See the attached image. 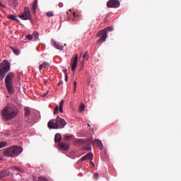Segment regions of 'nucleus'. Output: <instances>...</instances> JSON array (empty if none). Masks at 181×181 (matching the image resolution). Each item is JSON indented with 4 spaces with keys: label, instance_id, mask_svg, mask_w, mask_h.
<instances>
[{
    "label": "nucleus",
    "instance_id": "33",
    "mask_svg": "<svg viewBox=\"0 0 181 181\" xmlns=\"http://www.w3.org/2000/svg\"><path fill=\"white\" fill-rule=\"evenodd\" d=\"M81 160L82 161H86V160H88V156L85 155L84 156H83Z\"/></svg>",
    "mask_w": 181,
    "mask_h": 181
},
{
    "label": "nucleus",
    "instance_id": "37",
    "mask_svg": "<svg viewBox=\"0 0 181 181\" xmlns=\"http://www.w3.org/2000/svg\"><path fill=\"white\" fill-rule=\"evenodd\" d=\"M64 104V101L63 100H61L60 103H59V107H63V105Z\"/></svg>",
    "mask_w": 181,
    "mask_h": 181
},
{
    "label": "nucleus",
    "instance_id": "25",
    "mask_svg": "<svg viewBox=\"0 0 181 181\" xmlns=\"http://www.w3.org/2000/svg\"><path fill=\"white\" fill-rule=\"evenodd\" d=\"M8 146V143L6 141H1L0 142V148H5Z\"/></svg>",
    "mask_w": 181,
    "mask_h": 181
},
{
    "label": "nucleus",
    "instance_id": "12",
    "mask_svg": "<svg viewBox=\"0 0 181 181\" xmlns=\"http://www.w3.org/2000/svg\"><path fill=\"white\" fill-rule=\"evenodd\" d=\"M9 175H11L9 170H3L0 172V180L9 176Z\"/></svg>",
    "mask_w": 181,
    "mask_h": 181
},
{
    "label": "nucleus",
    "instance_id": "30",
    "mask_svg": "<svg viewBox=\"0 0 181 181\" xmlns=\"http://www.w3.org/2000/svg\"><path fill=\"white\" fill-rule=\"evenodd\" d=\"M38 181H48L45 177H38Z\"/></svg>",
    "mask_w": 181,
    "mask_h": 181
},
{
    "label": "nucleus",
    "instance_id": "15",
    "mask_svg": "<svg viewBox=\"0 0 181 181\" xmlns=\"http://www.w3.org/2000/svg\"><path fill=\"white\" fill-rule=\"evenodd\" d=\"M62 140V136L60 134H56L55 137H54V141L55 143L60 142Z\"/></svg>",
    "mask_w": 181,
    "mask_h": 181
},
{
    "label": "nucleus",
    "instance_id": "26",
    "mask_svg": "<svg viewBox=\"0 0 181 181\" xmlns=\"http://www.w3.org/2000/svg\"><path fill=\"white\" fill-rule=\"evenodd\" d=\"M87 156V159L90 160H93V153H88V154L86 155Z\"/></svg>",
    "mask_w": 181,
    "mask_h": 181
},
{
    "label": "nucleus",
    "instance_id": "28",
    "mask_svg": "<svg viewBox=\"0 0 181 181\" xmlns=\"http://www.w3.org/2000/svg\"><path fill=\"white\" fill-rule=\"evenodd\" d=\"M103 30H105V32L107 33V31H110V32L112 31L113 30V28L107 27V28L103 29Z\"/></svg>",
    "mask_w": 181,
    "mask_h": 181
},
{
    "label": "nucleus",
    "instance_id": "14",
    "mask_svg": "<svg viewBox=\"0 0 181 181\" xmlns=\"http://www.w3.org/2000/svg\"><path fill=\"white\" fill-rule=\"evenodd\" d=\"M7 18L10 19V20H13V21H15L18 23H20L21 21L19 19H18V17H16V16H13V15H8L7 16Z\"/></svg>",
    "mask_w": 181,
    "mask_h": 181
},
{
    "label": "nucleus",
    "instance_id": "41",
    "mask_svg": "<svg viewBox=\"0 0 181 181\" xmlns=\"http://www.w3.org/2000/svg\"><path fill=\"white\" fill-rule=\"evenodd\" d=\"M62 84H63V81H61L59 83H58V86H62Z\"/></svg>",
    "mask_w": 181,
    "mask_h": 181
},
{
    "label": "nucleus",
    "instance_id": "5",
    "mask_svg": "<svg viewBox=\"0 0 181 181\" xmlns=\"http://www.w3.org/2000/svg\"><path fill=\"white\" fill-rule=\"evenodd\" d=\"M0 81L4 80V78L6 75V72H8L11 69V65L8 62L1 64L0 65Z\"/></svg>",
    "mask_w": 181,
    "mask_h": 181
},
{
    "label": "nucleus",
    "instance_id": "42",
    "mask_svg": "<svg viewBox=\"0 0 181 181\" xmlns=\"http://www.w3.org/2000/svg\"><path fill=\"white\" fill-rule=\"evenodd\" d=\"M59 6L60 8L63 7V4L60 3V4H59Z\"/></svg>",
    "mask_w": 181,
    "mask_h": 181
},
{
    "label": "nucleus",
    "instance_id": "27",
    "mask_svg": "<svg viewBox=\"0 0 181 181\" xmlns=\"http://www.w3.org/2000/svg\"><path fill=\"white\" fill-rule=\"evenodd\" d=\"M85 110V105L83 103H81L80 104V107H79V111L81 112H83Z\"/></svg>",
    "mask_w": 181,
    "mask_h": 181
},
{
    "label": "nucleus",
    "instance_id": "32",
    "mask_svg": "<svg viewBox=\"0 0 181 181\" xmlns=\"http://www.w3.org/2000/svg\"><path fill=\"white\" fill-rule=\"evenodd\" d=\"M83 59H88V51L86 52L85 54L83 56Z\"/></svg>",
    "mask_w": 181,
    "mask_h": 181
},
{
    "label": "nucleus",
    "instance_id": "3",
    "mask_svg": "<svg viewBox=\"0 0 181 181\" xmlns=\"http://www.w3.org/2000/svg\"><path fill=\"white\" fill-rule=\"evenodd\" d=\"M23 148L21 146H13L4 149V156L6 157L14 158L22 153Z\"/></svg>",
    "mask_w": 181,
    "mask_h": 181
},
{
    "label": "nucleus",
    "instance_id": "23",
    "mask_svg": "<svg viewBox=\"0 0 181 181\" xmlns=\"http://www.w3.org/2000/svg\"><path fill=\"white\" fill-rule=\"evenodd\" d=\"M12 168L16 170L18 172H20L21 173L24 172V170H23V168H19L18 166H13Z\"/></svg>",
    "mask_w": 181,
    "mask_h": 181
},
{
    "label": "nucleus",
    "instance_id": "29",
    "mask_svg": "<svg viewBox=\"0 0 181 181\" xmlns=\"http://www.w3.org/2000/svg\"><path fill=\"white\" fill-rule=\"evenodd\" d=\"M59 114V106L57 105L54 110V115H57Z\"/></svg>",
    "mask_w": 181,
    "mask_h": 181
},
{
    "label": "nucleus",
    "instance_id": "24",
    "mask_svg": "<svg viewBox=\"0 0 181 181\" xmlns=\"http://www.w3.org/2000/svg\"><path fill=\"white\" fill-rule=\"evenodd\" d=\"M64 141H69L70 139H72L73 138H74V136H73V135H70V136H69V135H64Z\"/></svg>",
    "mask_w": 181,
    "mask_h": 181
},
{
    "label": "nucleus",
    "instance_id": "34",
    "mask_svg": "<svg viewBox=\"0 0 181 181\" xmlns=\"http://www.w3.org/2000/svg\"><path fill=\"white\" fill-rule=\"evenodd\" d=\"M47 16H48V17H53L54 14H53L52 12H48V13H47Z\"/></svg>",
    "mask_w": 181,
    "mask_h": 181
},
{
    "label": "nucleus",
    "instance_id": "10",
    "mask_svg": "<svg viewBox=\"0 0 181 181\" xmlns=\"http://www.w3.org/2000/svg\"><path fill=\"white\" fill-rule=\"evenodd\" d=\"M78 54H76L75 55L74 59H71V70L72 71H74L75 73L76 69V66H77V63H78Z\"/></svg>",
    "mask_w": 181,
    "mask_h": 181
},
{
    "label": "nucleus",
    "instance_id": "39",
    "mask_svg": "<svg viewBox=\"0 0 181 181\" xmlns=\"http://www.w3.org/2000/svg\"><path fill=\"white\" fill-rule=\"evenodd\" d=\"M65 81H66V82L68 81V75H67L66 73L65 74Z\"/></svg>",
    "mask_w": 181,
    "mask_h": 181
},
{
    "label": "nucleus",
    "instance_id": "13",
    "mask_svg": "<svg viewBox=\"0 0 181 181\" xmlns=\"http://www.w3.org/2000/svg\"><path fill=\"white\" fill-rule=\"evenodd\" d=\"M51 43L53 47H54L56 49H59V50H63L64 47L60 45L58 42H57L55 40H52L51 41Z\"/></svg>",
    "mask_w": 181,
    "mask_h": 181
},
{
    "label": "nucleus",
    "instance_id": "17",
    "mask_svg": "<svg viewBox=\"0 0 181 181\" xmlns=\"http://www.w3.org/2000/svg\"><path fill=\"white\" fill-rule=\"evenodd\" d=\"M12 51L13 52L14 54H16V55H18L19 53H21V50H19V49L18 47H10Z\"/></svg>",
    "mask_w": 181,
    "mask_h": 181
},
{
    "label": "nucleus",
    "instance_id": "7",
    "mask_svg": "<svg viewBox=\"0 0 181 181\" xmlns=\"http://www.w3.org/2000/svg\"><path fill=\"white\" fill-rule=\"evenodd\" d=\"M98 37H100V39L98 40L97 44H100L101 42H104L106 41L107 37V33L105 30H100L97 34Z\"/></svg>",
    "mask_w": 181,
    "mask_h": 181
},
{
    "label": "nucleus",
    "instance_id": "36",
    "mask_svg": "<svg viewBox=\"0 0 181 181\" xmlns=\"http://www.w3.org/2000/svg\"><path fill=\"white\" fill-rule=\"evenodd\" d=\"M74 93H75V91H76V87H77V83H76V81H74Z\"/></svg>",
    "mask_w": 181,
    "mask_h": 181
},
{
    "label": "nucleus",
    "instance_id": "18",
    "mask_svg": "<svg viewBox=\"0 0 181 181\" xmlns=\"http://www.w3.org/2000/svg\"><path fill=\"white\" fill-rule=\"evenodd\" d=\"M96 141H97L98 148H99V149H100V150H103V142L98 139H97Z\"/></svg>",
    "mask_w": 181,
    "mask_h": 181
},
{
    "label": "nucleus",
    "instance_id": "40",
    "mask_svg": "<svg viewBox=\"0 0 181 181\" xmlns=\"http://www.w3.org/2000/svg\"><path fill=\"white\" fill-rule=\"evenodd\" d=\"M59 112L60 113H63V107L62 106L59 107Z\"/></svg>",
    "mask_w": 181,
    "mask_h": 181
},
{
    "label": "nucleus",
    "instance_id": "9",
    "mask_svg": "<svg viewBox=\"0 0 181 181\" xmlns=\"http://www.w3.org/2000/svg\"><path fill=\"white\" fill-rule=\"evenodd\" d=\"M106 6L107 8H117L120 6V2L117 0H110L107 1V4H106Z\"/></svg>",
    "mask_w": 181,
    "mask_h": 181
},
{
    "label": "nucleus",
    "instance_id": "6",
    "mask_svg": "<svg viewBox=\"0 0 181 181\" xmlns=\"http://www.w3.org/2000/svg\"><path fill=\"white\" fill-rule=\"evenodd\" d=\"M18 18H20L23 21L29 20L31 21L32 16L29 11V8L28 7H25L24 11L18 16Z\"/></svg>",
    "mask_w": 181,
    "mask_h": 181
},
{
    "label": "nucleus",
    "instance_id": "4",
    "mask_svg": "<svg viewBox=\"0 0 181 181\" xmlns=\"http://www.w3.org/2000/svg\"><path fill=\"white\" fill-rule=\"evenodd\" d=\"M13 78H15V75L12 72L8 73L5 78L6 87L10 95H13L14 92L13 81H12Z\"/></svg>",
    "mask_w": 181,
    "mask_h": 181
},
{
    "label": "nucleus",
    "instance_id": "20",
    "mask_svg": "<svg viewBox=\"0 0 181 181\" xmlns=\"http://www.w3.org/2000/svg\"><path fill=\"white\" fill-rule=\"evenodd\" d=\"M32 36H33V39L34 38V40L37 41L39 38V33L35 31Z\"/></svg>",
    "mask_w": 181,
    "mask_h": 181
},
{
    "label": "nucleus",
    "instance_id": "1",
    "mask_svg": "<svg viewBox=\"0 0 181 181\" xmlns=\"http://www.w3.org/2000/svg\"><path fill=\"white\" fill-rule=\"evenodd\" d=\"M18 115V110L11 105L5 107L1 111V117L4 121H9Z\"/></svg>",
    "mask_w": 181,
    "mask_h": 181
},
{
    "label": "nucleus",
    "instance_id": "31",
    "mask_svg": "<svg viewBox=\"0 0 181 181\" xmlns=\"http://www.w3.org/2000/svg\"><path fill=\"white\" fill-rule=\"evenodd\" d=\"M25 37H26V39H28V40H32L33 39V35H27L26 36H25Z\"/></svg>",
    "mask_w": 181,
    "mask_h": 181
},
{
    "label": "nucleus",
    "instance_id": "2",
    "mask_svg": "<svg viewBox=\"0 0 181 181\" xmlns=\"http://www.w3.org/2000/svg\"><path fill=\"white\" fill-rule=\"evenodd\" d=\"M66 125V121L59 117H57L56 119H50L48 122V127L50 129H60L64 128Z\"/></svg>",
    "mask_w": 181,
    "mask_h": 181
},
{
    "label": "nucleus",
    "instance_id": "22",
    "mask_svg": "<svg viewBox=\"0 0 181 181\" xmlns=\"http://www.w3.org/2000/svg\"><path fill=\"white\" fill-rule=\"evenodd\" d=\"M37 5V1H35L34 3H33V6H32L33 12L34 13H35V12H36Z\"/></svg>",
    "mask_w": 181,
    "mask_h": 181
},
{
    "label": "nucleus",
    "instance_id": "19",
    "mask_svg": "<svg viewBox=\"0 0 181 181\" xmlns=\"http://www.w3.org/2000/svg\"><path fill=\"white\" fill-rule=\"evenodd\" d=\"M24 111H25L24 116L25 117H29L30 114V111L29 108L28 107H25Z\"/></svg>",
    "mask_w": 181,
    "mask_h": 181
},
{
    "label": "nucleus",
    "instance_id": "35",
    "mask_svg": "<svg viewBox=\"0 0 181 181\" xmlns=\"http://www.w3.org/2000/svg\"><path fill=\"white\" fill-rule=\"evenodd\" d=\"M99 177V174H98L97 173H95V174H94V178L95 180H98Z\"/></svg>",
    "mask_w": 181,
    "mask_h": 181
},
{
    "label": "nucleus",
    "instance_id": "16",
    "mask_svg": "<svg viewBox=\"0 0 181 181\" xmlns=\"http://www.w3.org/2000/svg\"><path fill=\"white\" fill-rule=\"evenodd\" d=\"M73 16L76 19V21L79 20L81 17V14L80 12H74L73 13Z\"/></svg>",
    "mask_w": 181,
    "mask_h": 181
},
{
    "label": "nucleus",
    "instance_id": "21",
    "mask_svg": "<svg viewBox=\"0 0 181 181\" xmlns=\"http://www.w3.org/2000/svg\"><path fill=\"white\" fill-rule=\"evenodd\" d=\"M48 66H49V64L47 62H44V63H42V64L40 65L39 69L42 70V69H45Z\"/></svg>",
    "mask_w": 181,
    "mask_h": 181
},
{
    "label": "nucleus",
    "instance_id": "11",
    "mask_svg": "<svg viewBox=\"0 0 181 181\" xmlns=\"http://www.w3.org/2000/svg\"><path fill=\"white\" fill-rule=\"evenodd\" d=\"M58 146L62 151H67L69 148V144L65 142H59Z\"/></svg>",
    "mask_w": 181,
    "mask_h": 181
},
{
    "label": "nucleus",
    "instance_id": "8",
    "mask_svg": "<svg viewBox=\"0 0 181 181\" xmlns=\"http://www.w3.org/2000/svg\"><path fill=\"white\" fill-rule=\"evenodd\" d=\"M78 141L80 142V144L87 145L84 147V150H86V151H90L91 150V146H90L93 144V139H88L85 141L78 140Z\"/></svg>",
    "mask_w": 181,
    "mask_h": 181
},
{
    "label": "nucleus",
    "instance_id": "43",
    "mask_svg": "<svg viewBox=\"0 0 181 181\" xmlns=\"http://www.w3.org/2000/svg\"><path fill=\"white\" fill-rule=\"evenodd\" d=\"M90 164L94 166V163L93 161H90Z\"/></svg>",
    "mask_w": 181,
    "mask_h": 181
},
{
    "label": "nucleus",
    "instance_id": "38",
    "mask_svg": "<svg viewBox=\"0 0 181 181\" xmlns=\"http://www.w3.org/2000/svg\"><path fill=\"white\" fill-rule=\"evenodd\" d=\"M13 1H14L13 2L14 7L18 6V1H16V0H13Z\"/></svg>",
    "mask_w": 181,
    "mask_h": 181
}]
</instances>
